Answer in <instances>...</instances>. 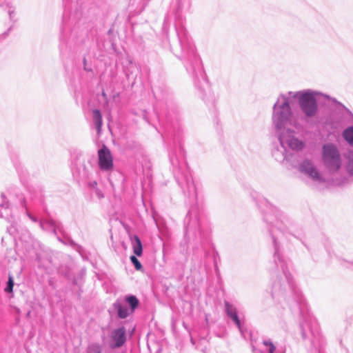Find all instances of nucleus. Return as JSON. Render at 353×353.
Returning a JSON list of instances; mask_svg holds the SVG:
<instances>
[{"mask_svg":"<svg viewBox=\"0 0 353 353\" xmlns=\"http://www.w3.org/2000/svg\"><path fill=\"white\" fill-rule=\"evenodd\" d=\"M321 92L312 89L289 91L279 95L273 105L272 125L275 134L285 141L290 134L295 135L294 127L300 126L299 118L311 119L319 113L317 97Z\"/></svg>","mask_w":353,"mask_h":353,"instance_id":"obj_1","label":"nucleus"},{"mask_svg":"<svg viewBox=\"0 0 353 353\" xmlns=\"http://www.w3.org/2000/svg\"><path fill=\"white\" fill-rule=\"evenodd\" d=\"M263 219L272 236L274 248V261L276 270L281 271V274L279 276L278 280L273 284L272 296L274 297V294L277 293L290 294L294 298L298 299L301 293L288 270V263L283 259L280 250L281 241L291 234L288 226L289 221L276 208L272 205L268 207Z\"/></svg>","mask_w":353,"mask_h":353,"instance_id":"obj_2","label":"nucleus"},{"mask_svg":"<svg viewBox=\"0 0 353 353\" xmlns=\"http://www.w3.org/2000/svg\"><path fill=\"white\" fill-rule=\"evenodd\" d=\"M321 160L324 167L331 174L338 173L341 168V155L339 148L333 143H326L323 145Z\"/></svg>","mask_w":353,"mask_h":353,"instance_id":"obj_3","label":"nucleus"},{"mask_svg":"<svg viewBox=\"0 0 353 353\" xmlns=\"http://www.w3.org/2000/svg\"><path fill=\"white\" fill-rule=\"evenodd\" d=\"M279 143V146L275 147L272 152L274 159L279 162H283L288 157V148L294 151H301L305 147V142L295 137L294 134H290L289 137L285 138L283 141L278 134H275Z\"/></svg>","mask_w":353,"mask_h":353,"instance_id":"obj_4","label":"nucleus"},{"mask_svg":"<svg viewBox=\"0 0 353 353\" xmlns=\"http://www.w3.org/2000/svg\"><path fill=\"white\" fill-rule=\"evenodd\" d=\"M319 97H322L331 103L333 114L338 118L339 121L343 124L353 123V114L343 104L335 98L321 92Z\"/></svg>","mask_w":353,"mask_h":353,"instance_id":"obj_5","label":"nucleus"},{"mask_svg":"<svg viewBox=\"0 0 353 353\" xmlns=\"http://www.w3.org/2000/svg\"><path fill=\"white\" fill-rule=\"evenodd\" d=\"M299 170L301 173L315 182L323 183L325 181L323 176L315 166L314 162L310 159L303 160L300 163Z\"/></svg>","mask_w":353,"mask_h":353,"instance_id":"obj_6","label":"nucleus"},{"mask_svg":"<svg viewBox=\"0 0 353 353\" xmlns=\"http://www.w3.org/2000/svg\"><path fill=\"white\" fill-rule=\"evenodd\" d=\"M99 165L103 171H109L113 168V161L110 150L103 145L98 151Z\"/></svg>","mask_w":353,"mask_h":353,"instance_id":"obj_7","label":"nucleus"},{"mask_svg":"<svg viewBox=\"0 0 353 353\" xmlns=\"http://www.w3.org/2000/svg\"><path fill=\"white\" fill-rule=\"evenodd\" d=\"M110 347L118 348L124 345L126 341V330L124 327L114 329L110 334Z\"/></svg>","mask_w":353,"mask_h":353,"instance_id":"obj_8","label":"nucleus"},{"mask_svg":"<svg viewBox=\"0 0 353 353\" xmlns=\"http://www.w3.org/2000/svg\"><path fill=\"white\" fill-rule=\"evenodd\" d=\"M184 183H185L183 184L182 182H179V185H181L183 191L187 192L189 196L196 198V188L190 174L185 175Z\"/></svg>","mask_w":353,"mask_h":353,"instance_id":"obj_9","label":"nucleus"},{"mask_svg":"<svg viewBox=\"0 0 353 353\" xmlns=\"http://www.w3.org/2000/svg\"><path fill=\"white\" fill-rule=\"evenodd\" d=\"M114 309L117 311L118 316L121 319H125L131 312L130 307H128L125 302L117 301L114 303Z\"/></svg>","mask_w":353,"mask_h":353,"instance_id":"obj_10","label":"nucleus"},{"mask_svg":"<svg viewBox=\"0 0 353 353\" xmlns=\"http://www.w3.org/2000/svg\"><path fill=\"white\" fill-rule=\"evenodd\" d=\"M40 227L43 230L50 231L52 230L54 234H57V230H60V226L54 220L48 219L45 221H41L39 222Z\"/></svg>","mask_w":353,"mask_h":353,"instance_id":"obj_11","label":"nucleus"},{"mask_svg":"<svg viewBox=\"0 0 353 353\" xmlns=\"http://www.w3.org/2000/svg\"><path fill=\"white\" fill-rule=\"evenodd\" d=\"M130 239L134 254L141 256L143 254V246L140 238L137 235H134L130 237Z\"/></svg>","mask_w":353,"mask_h":353,"instance_id":"obj_12","label":"nucleus"},{"mask_svg":"<svg viewBox=\"0 0 353 353\" xmlns=\"http://www.w3.org/2000/svg\"><path fill=\"white\" fill-rule=\"evenodd\" d=\"M262 344L263 346V353H278L279 351L276 345L270 339H263Z\"/></svg>","mask_w":353,"mask_h":353,"instance_id":"obj_13","label":"nucleus"},{"mask_svg":"<svg viewBox=\"0 0 353 353\" xmlns=\"http://www.w3.org/2000/svg\"><path fill=\"white\" fill-rule=\"evenodd\" d=\"M125 303L129 305L131 312H134L138 307L139 301L135 296L128 295L125 298Z\"/></svg>","mask_w":353,"mask_h":353,"instance_id":"obj_14","label":"nucleus"},{"mask_svg":"<svg viewBox=\"0 0 353 353\" xmlns=\"http://www.w3.org/2000/svg\"><path fill=\"white\" fill-rule=\"evenodd\" d=\"M92 119L97 131L99 132L102 126V117L99 110L95 109L92 111Z\"/></svg>","mask_w":353,"mask_h":353,"instance_id":"obj_15","label":"nucleus"},{"mask_svg":"<svg viewBox=\"0 0 353 353\" xmlns=\"http://www.w3.org/2000/svg\"><path fill=\"white\" fill-rule=\"evenodd\" d=\"M342 136L347 143L353 147V126L345 128L342 133Z\"/></svg>","mask_w":353,"mask_h":353,"instance_id":"obj_16","label":"nucleus"},{"mask_svg":"<svg viewBox=\"0 0 353 353\" xmlns=\"http://www.w3.org/2000/svg\"><path fill=\"white\" fill-rule=\"evenodd\" d=\"M347 163L346 165V169L348 174L350 176L353 175V152L350 151L347 154Z\"/></svg>","mask_w":353,"mask_h":353,"instance_id":"obj_17","label":"nucleus"},{"mask_svg":"<svg viewBox=\"0 0 353 353\" xmlns=\"http://www.w3.org/2000/svg\"><path fill=\"white\" fill-rule=\"evenodd\" d=\"M101 345L98 343L90 344L86 350V353H101Z\"/></svg>","mask_w":353,"mask_h":353,"instance_id":"obj_18","label":"nucleus"},{"mask_svg":"<svg viewBox=\"0 0 353 353\" xmlns=\"http://www.w3.org/2000/svg\"><path fill=\"white\" fill-rule=\"evenodd\" d=\"M224 305H225V311L228 316H230L232 314L237 313V310H236V307L234 305L229 303L228 301H225Z\"/></svg>","mask_w":353,"mask_h":353,"instance_id":"obj_19","label":"nucleus"},{"mask_svg":"<svg viewBox=\"0 0 353 353\" xmlns=\"http://www.w3.org/2000/svg\"><path fill=\"white\" fill-rule=\"evenodd\" d=\"M232 321L233 322L235 323V325L237 326L238 329L239 330L240 332H242V328H241V321L239 319V316L237 315V313L236 314H232L230 316H228Z\"/></svg>","mask_w":353,"mask_h":353,"instance_id":"obj_20","label":"nucleus"},{"mask_svg":"<svg viewBox=\"0 0 353 353\" xmlns=\"http://www.w3.org/2000/svg\"><path fill=\"white\" fill-rule=\"evenodd\" d=\"M130 261L134 265L135 269L137 270H140L142 269V265L140 263V261L138 260L136 256H130Z\"/></svg>","mask_w":353,"mask_h":353,"instance_id":"obj_21","label":"nucleus"},{"mask_svg":"<svg viewBox=\"0 0 353 353\" xmlns=\"http://www.w3.org/2000/svg\"><path fill=\"white\" fill-rule=\"evenodd\" d=\"M13 286H14V281L11 276H9L8 281L7 282L6 287L5 288V291L7 293H10L13 290Z\"/></svg>","mask_w":353,"mask_h":353,"instance_id":"obj_22","label":"nucleus"},{"mask_svg":"<svg viewBox=\"0 0 353 353\" xmlns=\"http://www.w3.org/2000/svg\"><path fill=\"white\" fill-rule=\"evenodd\" d=\"M170 162H171V164L172 165V166L176 170V171H179L181 169V165H179V161L176 158L173 157H170Z\"/></svg>","mask_w":353,"mask_h":353,"instance_id":"obj_23","label":"nucleus"},{"mask_svg":"<svg viewBox=\"0 0 353 353\" xmlns=\"http://www.w3.org/2000/svg\"><path fill=\"white\" fill-rule=\"evenodd\" d=\"M130 68H127L125 71V75L128 79H129L130 77V76L132 75V73H133L132 68H136V65L132 61H130Z\"/></svg>","mask_w":353,"mask_h":353,"instance_id":"obj_24","label":"nucleus"},{"mask_svg":"<svg viewBox=\"0 0 353 353\" xmlns=\"http://www.w3.org/2000/svg\"><path fill=\"white\" fill-rule=\"evenodd\" d=\"M0 206L3 207L5 209H7L8 208V204L6 202H3L2 203H0Z\"/></svg>","mask_w":353,"mask_h":353,"instance_id":"obj_25","label":"nucleus"},{"mask_svg":"<svg viewBox=\"0 0 353 353\" xmlns=\"http://www.w3.org/2000/svg\"><path fill=\"white\" fill-rule=\"evenodd\" d=\"M28 215L29 218H30L32 221H34V222H37V219L35 217H34V216H31L30 214H28Z\"/></svg>","mask_w":353,"mask_h":353,"instance_id":"obj_26","label":"nucleus"},{"mask_svg":"<svg viewBox=\"0 0 353 353\" xmlns=\"http://www.w3.org/2000/svg\"><path fill=\"white\" fill-rule=\"evenodd\" d=\"M346 179H345L344 181H342L341 182H339L337 183L339 185H342V184H344L345 183V181Z\"/></svg>","mask_w":353,"mask_h":353,"instance_id":"obj_27","label":"nucleus"},{"mask_svg":"<svg viewBox=\"0 0 353 353\" xmlns=\"http://www.w3.org/2000/svg\"><path fill=\"white\" fill-rule=\"evenodd\" d=\"M84 70H87V71H90V70H91V69L88 68V67H86V65H85V66H84Z\"/></svg>","mask_w":353,"mask_h":353,"instance_id":"obj_28","label":"nucleus"},{"mask_svg":"<svg viewBox=\"0 0 353 353\" xmlns=\"http://www.w3.org/2000/svg\"><path fill=\"white\" fill-rule=\"evenodd\" d=\"M83 65H84V66L86 65V59H83Z\"/></svg>","mask_w":353,"mask_h":353,"instance_id":"obj_29","label":"nucleus"},{"mask_svg":"<svg viewBox=\"0 0 353 353\" xmlns=\"http://www.w3.org/2000/svg\"><path fill=\"white\" fill-rule=\"evenodd\" d=\"M12 13H13V12H11V11L9 12V14H10V17L12 16Z\"/></svg>","mask_w":353,"mask_h":353,"instance_id":"obj_30","label":"nucleus"},{"mask_svg":"<svg viewBox=\"0 0 353 353\" xmlns=\"http://www.w3.org/2000/svg\"><path fill=\"white\" fill-rule=\"evenodd\" d=\"M97 185V183L95 181L93 182V183H92V185Z\"/></svg>","mask_w":353,"mask_h":353,"instance_id":"obj_31","label":"nucleus"}]
</instances>
